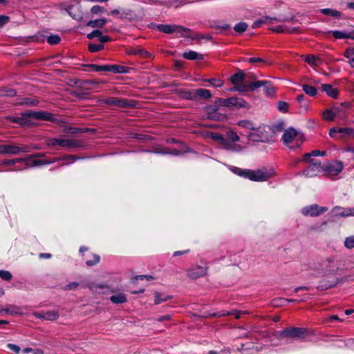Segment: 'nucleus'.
<instances>
[{"mask_svg":"<svg viewBox=\"0 0 354 354\" xmlns=\"http://www.w3.org/2000/svg\"><path fill=\"white\" fill-rule=\"evenodd\" d=\"M319 276L334 275L343 270L340 266V261L334 256L322 259L315 268Z\"/></svg>","mask_w":354,"mask_h":354,"instance_id":"f257e3e1","label":"nucleus"},{"mask_svg":"<svg viewBox=\"0 0 354 354\" xmlns=\"http://www.w3.org/2000/svg\"><path fill=\"white\" fill-rule=\"evenodd\" d=\"M309 335V330L301 327H288L277 333V337L281 340H301Z\"/></svg>","mask_w":354,"mask_h":354,"instance_id":"f03ea898","label":"nucleus"},{"mask_svg":"<svg viewBox=\"0 0 354 354\" xmlns=\"http://www.w3.org/2000/svg\"><path fill=\"white\" fill-rule=\"evenodd\" d=\"M282 140L283 143L290 149L299 147L304 140L303 135L292 127L284 131Z\"/></svg>","mask_w":354,"mask_h":354,"instance_id":"7ed1b4c3","label":"nucleus"},{"mask_svg":"<svg viewBox=\"0 0 354 354\" xmlns=\"http://www.w3.org/2000/svg\"><path fill=\"white\" fill-rule=\"evenodd\" d=\"M236 172L239 175L253 181H266L271 177V174L266 170H250L236 168Z\"/></svg>","mask_w":354,"mask_h":354,"instance_id":"20e7f679","label":"nucleus"},{"mask_svg":"<svg viewBox=\"0 0 354 354\" xmlns=\"http://www.w3.org/2000/svg\"><path fill=\"white\" fill-rule=\"evenodd\" d=\"M46 144L50 147L59 145L62 147L70 149H77L84 147V142L80 140L64 139V138H48L46 140Z\"/></svg>","mask_w":354,"mask_h":354,"instance_id":"39448f33","label":"nucleus"},{"mask_svg":"<svg viewBox=\"0 0 354 354\" xmlns=\"http://www.w3.org/2000/svg\"><path fill=\"white\" fill-rule=\"evenodd\" d=\"M215 104L230 109L246 107L248 106V103L243 99L235 97L227 99L216 98Z\"/></svg>","mask_w":354,"mask_h":354,"instance_id":"423d86ee","label":"nucleus"},{"mask_svg":"<svg viewBox=\"0 0 354 354\" xmlns=\"http://www.w3.org/2000/svg\"><path fill=\"white\" fill-rule=\"evenodd\" d=\"M252 79L254 80L252 85L253 89L257 90L259 87H263L265 95L270 97L274 95L275 93V88L270 82L267 80H256V77L253 75Z\"/></svg>","mask_w":354,"mask_h":354,"instance_id":"0eeeda50","label":"nucleus"},{"mask_svg":"<svg viewBox=\"0 0 354 354\" xmlns=\"http://www.w3.org/2000/svg\"><path fill=\"white\" fill-rule=\"evenodd\" d=\"M101 102L109 105L116 106L120 108H131L135 106V102L133 101H128L124 99L114 97L103 99Z\"/></svg>","mask_w":354,"mask_h":354,"instance_id":"6e6552de","label":"nucleus"},{"mask_svg":"<svg viewBox=\"0 0 354 354\" xmlns=\"http://www.w3.org/2000/svg\"><path fill=\"white\" fill-rule=\"evenodd\" d=\"M27 152H28V150L26 147H19L10 144L0 145V154L17 155Z\"/></svg>","mask_w":354,"mask_h":354,"instance_id":"1a4fd4ad","label":"nucleus"},{"mask_svg":"<svg viewBox=\"0 0 354 354\" xmlns=\"http://www.w3.org/2000/svg\"><path fill=\"white\" fill-rule=\"evenodd\" d=\"M207 273V266H201L195 265L187 270V275L191 279H196L199 277H204Z\"/></svg>","mask_w":354,"mask_h":354,"instance_id":"9d476101","label":"nucleus"},{"mask_svg":"<svg viewBox=\"0 0 354 354\" xmlns=\"http://www.w3.org/2000/svg\"><path fill=\"white\" fill-rule=\"evenodd\" d=\"M328 210V207H320L317 204L306 206L301 209V213L304 216H317Z\"/></svg>","mask_w":354,"mask_h":354,"instance_id":"9b49d317","label":"nucleus"},{"mask_svg":"<svg viewBox=\"0 0 354 354\" xmlns=\"http://www.w3.org/2000/svg\"><path fill=\"white\" fill-rule=\"evenodd\" d=\"M157 29L159 31L167 34L179 32L182 35H185V32L189 31L188 29L183 28V26L169 24H159L157 26Z\"/></svg>","mask_w":354,"mask_h":354,"instance_id":"f8f14e48","label":"nucleus"},{"mask_svg":"<svg viewBox=\"0 0 354 354\" xmlns=\"http://www.w3.org/2000/svg\"><path fill=\"white\" fill-rule=\"evenodd\" d=\"M144 16L145 13L142 9L138 13L131 9H122L120 18L122 19L138 20L142 19Z\"/></svg>","mask_w":354,"mask_h":354,"instance_id":"ddd939ff","label":"nucleus"},{"mask_svg":"<svg viewBox=\"0 0 354 354\" xmlns=\"http://www.w3.org/2000/svg\"><path fill=\"white\" fill-rule=\"evenodd\" d=\"M21 115L26 118H34L39 120H50L53 118L52 114L46 111H26Z\"/></svg>","mask_w":354,"mask_h":354,"instance_id":"4468645a","label":"nucleus"},{"mask_svg":"<svg viewBox=\"0 0 354 354\" xmlns=\"http://www.w3.org/2000/svg\"><path fill=\"white\" fill-rule=\"evenodd\" d=\"M78 159H80V158L76 157L75 156L68 155V156H63L59 159H55L52 161H46L44 160L35 159V160H33L31 163L27 162L26 165L37 166V165H42L53 163V162H55V161H57V160H71L72 161H75Z\"/></svg>","mask_w":354,"mask_h":354,"instance_id":"2eb2a0df","label":"nucleus"},{"mask_svg":"<svg viewBox=\"0 0 354 354\" xmlns=\"http://www.w3.org/2000/svg\"><path fill=\"white\" fill-rule=\"evenodd\" d=\"M310 165L309 167L304 171V174L308 177H313L316 176L318 172L321 171L322 166L321 163L318 162H314L313 160V162H310Z\"/></svg>","mask_w":354,"mask_h":354,"instance_id":"dca6fc26","label":"nucleus"},{"mask_svg":"<svg viewBox=\"0 0 354 354\" xmlns=\"http://www.w3.org/2000/svg\"><path fill=\"white\" fill-rule=\"evenodd\" d=\"M343 169V165L341 162L335 161L326 167L325 170L331 175H337Z\"/></svg>","mask_w":354,"mask_h":354,"instance_id":"f3484780","label":"nucleus"},{"mask_svg":"<svg viewBox=\"0 0 354 354\" xmlns=\"http://www.w3.org/2000/svg\"><path fill=\"white\" fill-rule=\"evenodd\" d=\"M66 11L73 19L77 21H81L83 19V16L80 10L79 6H68Z\"/></svg>","mask_w":354,"mask_h":354,"instance_id":"a211bd4d","label":"nucleus"},{"mask_svg":"<svg viewBox=\"0 0 354 354\" xmlns=\"http://www.w3.org/2000/svg\"><path fill=\"white\" fill-rule=\"evenodd\" d=\"M218 109V106L216 105H211L206 108V113L207 114L208 118L218 120L221 118V115L217 112Z\"/></svg>","mask_w":354,"mask_h":354,"instance_id":"6ab92c4d","label":"nucleus"},{"mask_svg":"<svg viewBox=\"0 0 354 354\" xmlns=\"http://www.w3.org/2000/svg\"><path fill=\"white\" fill-rule=\"evenodd\" d=\"M84 287L88 288L91 291L95 293H104L102 290L105 288H109V286L106 284H96L93 282H88Z\"/></svg>","mask_w":354,"mask_h":354,"instance_id":"aec40b11","label":"nucleus"},{"mask_svg":"<svg viewBox=\"0 0 354 354\" xmlns=\"http://www.w3.org/2000/svg\"><path fill=\"white\" fill-rule=\"evenodd\" d=\"M222 147L225 149L230 150L234 152H241L243 147L240 145H237L234 143V142H230L225 140Z\"/></svg>","mask_w":354,"mask_h":354,"instance_id":"412c9836","label":"nucleus"},{"mask_svg":"<svg viewBox=\"0 0 354 354\" xmlns=\"http://www.w3.org/2000/svg\"><path fill=\"white\" fill-rule=\"evenodd\" d=\"M271 30L277 33H296L298 32L297 28H288L284 26H277L271 28Z\"/></svg>","mask_w":354,"mask_h":354,"instance_id":"4be33fe9","label":"nucleus"},{"mask_svg":"<svg viewBox=\"0 0 354 354\" xmlns=\"http://www.w3.org/2000/svg\"><path fill=\"white\" fill-rule=\"evenodd\" d=\"M196 100L197 99H204L207 100L212 97V94L210 91L207 89L205 88H198L194 89Z\"/></svg>","mask_w":354,"mask_h":354,"instance_id":"5701e85b","label":"nucleus"},{"mask_svg":"<svg viewBox=\"0 0 354 354\" xmlns=\"http://www.w3.org/2000/svg\"><path fill=\"white\" fill-rule=\"evenodd\" d=\"M183 57L185 59L189 60H203L204 59V55L203 54H199L192 50L185 52Z\"/></svg>","mask_w":354,"mask_h":354,"instance_id":"b1692460","label":"nucleus"},{"mask_svg":"<svg viewBox=\"0 0 354 354\" xmlns=\"http://www.w3.org/2000/svg\"><path fill=\"white\" fill-rule=\"evenodd\" d=\"M111 301L115 304H120L127 302V297L123 292H118L110 297Z\"/></svg>","mask_w":354,"mask_h":354,"instance_id":"393cba45","label":"nucleus"},{"mask_svg":"<svg viewBox=\"0 0 354 354\" xmlns=\"http://www.w3.org/2000/svg\"><path fill=\"white\" fill-rule=\"evenodd\" d=\"M326 151H319V150H314L312 151L310 153H306L304 155L302 160L307 162H313V160L311 158V156H325Z\"/></svg>","mask_w":354,"mask_h":354,"instance_id":"a878e982","label":"nucleus"},{"mask_svg":"<svg viewBox=\"0 0 354 354\" xmlns=\"http://www.w3.org/2000/svg\"><path fill=\"white\" fill-rule=\"evenodd\" d=\"M245 74L242 71L239 70L238 73L234 74L230 77V81L233 84L236 85L238 84L242 83L245 79Z\"/></svg>","mask_w":354,"mask_h":354,"instance_id":"bb28decb","label":"nucleus"},{"mask_svg":"<svg viewBox=\"0 0 354 354\" xmlns=\"http://www.w3.org/2000/svg\"><path fill=\"white\" fill-rule=\"evenodd\" d=\"M322 88L323 91L326 92V94L331 97L335 98L337 96V90L334 88L330 84H323Z\"/></svg>","mask_w":354,"mask_h":354,"instance_id":"cd10ccee","label":"nucleus"},{"mask_svg":"<svg viewBox=\"0 0 354 354\" xmlns=\"http://www.w3.org/2000/svg\"><path fill=\"white\" fill-rule=\"evenodd\" d=\"M338 283V279H336L334 282H330L328 281H320L319 284L317 286V290L320 291H323L329 288H331L333 287H335L337 283Z\"/></svg>","mask_w":354,"mask_h":354,"instance_id":"c85d7f7f","label":"nucleus"},{"mask_svg":"<svg viewBox=\"0 0 354 354\" xmlns=\"http://www.w3.org/2000/svg\"><path fill=\"white\" fill-rule=\"evenodd\" d=\"M107 22V19L105 18H102L99 19H95L89 21L86 26L91 28H102L103 27Z\"/></svg>","mask_w":354,"mask_h":354,"instance_id":"c756f323","label":"nucleus"},{"mask_svg":"<svg viewBox=\"0 0 354 354\" xmlns=\"http://www.w3.org/2000/svg\"><path fill=\"white\" fill-rule=\"evenodd\" d=\"M273 20H277V19H275V18L274 19H272V18H270V17H268L267 16L259 18V19L256 20L253 23L252 27L253 28H257L258 27H260L263 24H266V23H268V24H272V21Z\"/></svg>","mask_w":354,"mask_h":354,"instance_id":"7c9ffc66","label":"nucleus"},{"mask_svg":"<svg viewBox=\"0 0 354 354\" xmlns=\"http://www.w3.org/2000/svg\"><path fill=\"white\" fill-rule=\"evenodd\" d=\"M252 82L248 85L243 84L241 83L235 85V86L232 88V91H236L239 92H248V91H254L255 89H253L252 87Z\"/></svg>","mask_w":354,"mask_h":354,"instance_id":"2f4dec72","label":"nucleus"},{"mask_svg":"<svg viewBox=\"0 0 354 354\" xmlns=\"http://www.w3.org/2000/svg\"><path fill=\"white\" fill-rule=\"evenodd\" d=\"M245 312L232 310L230 312H219L217 313L212 314L209 316L212 317H221L225 315H234L236 319L240 318L241 314H245Z\"/></svg>","mask_w":354,"mask_h":354,"instance_id":"473e14b6","label":"nucleus"},{"mask_svg":"<svg viewBox=\"0 0 354 354\" xmlns=\"http://www.w3.org/2000/svg\"><path fill=\"white\" fill-rule=\"evenodd\" d=\"M333 37L336 39H346L349 38L354 39V33H346L339 30H335L331 32Z\"/></svg>","mask_w":354,"mask_h":354,"instance_id":"72a5a7b5","label":"nucleus"},{"mask_svg":"<svg viewBox=\"0 0 354 354\" xmlns=\"http://www.w3.org/2000/svg\"><path fill=\"white\" fill-rule=\"evenodd\" d=\"M154 298L155 304L158 305L162 302L168 301L171 298V297L168 295H164L163 294L160 292H156L154 294Z\"/></svg>","mask_w":354,"mask_h":354,"instance_id":"f704fd0d","label":"nucleus"},{"mask_svg":"<svg viewBox=\"0 0 354 354\" xmlns=\"http://www.w3.org/2000/svg\"><path fill=\"white\" fill-rule=\"evenodd\" d=\"M45 320L55 321L59 317V311L57 310L45 312Z\"/></svg>","mask_w":354,"mask_h":354,"instance_id":"c9c22d12","label":"nucleus"},{"mask_svg":"<svg viewBox=\"0 0 354 354\" xmlns=\"http://www.w3.org/2000/svg\"><path fill=\"white\" fill-rule=\"evenodd\" d=\"M107 71H111L114 73H124L127 72L125 67L120 65H107Z\"/></svg>","mask_w":354,"mask_h":354,"instance_id":"e433bc0d","label":"nucleus"},{"mask_svg":"<svg viewBox=\"0 0 354 354\" xmlns=\"http://www.w3.org/2000/svg\"><path fill=\"white\" fill-rule=\"evenodd\" d=\"M38 101L35 99L30 97H24L21 100L20 102H17L19 105H27V106H36L38 104Z\"/></svg>","mask_w":354,"mask_h":354,"instance_id":"4c0bfd02","label":"nucleus"},{"mask_svg":"<svg viewBox=\"0 0 354 354\" xmlns=\"http://www.w3.org/2000/svg\"><path fill=\"white\" fill-rule=\"evenodd\" d=\"M340 137L342 139L348 136H354V129L349 127L341 128L339 130Z\"/></svg>","mask_w":354,"mask_h":354,"instance_id":"58836bf2","label":"nucleus"},{"mask_svg":"<svg viewBox=\"0 0 354 354\" xmlns=\"http://www.w3.org/2000/svg\"><path fill=\"white\" fill-rule=\"evenodd\" d=\"M305 61L310 65L317 66L321 64L322 61L319 58L313 55H308L306 57Z\"/></svg>","mask_w":354,"mask_h":354,"instance_id":"ea45409f","label":"nucleus"},{"mask_svg":"<svg viewBox=\"0 0 354 354\" xmlns=\"http://www.w3.org/2000/svg\"><path fill=\"white\" fill-rule=\"evenodd\" d=\"M320 12L325 15L332 16L334 17H339L341 15L340 12L330 8H324L322 9Z\"/></svg>","mask_w":354,"mask_h":354,"instance_id":"a19ab883","label":"nucleus"},{"mask_svg":"<svg viewBox=\"0 0 354 354\" xmlns=\"http://www.w3.org/2000/svg\"><path fill=\"white\" fill-rule=\"evenodd\" d=\"M15 95H16V91L13 89L6 88V87L0 88V96L1 97H3V96L12 97V96H15Z\"/></svg>","mask_w":354,"mask_h":354,"instance_id":"79ce46f5","label":"nucleus"},{"mask_svg":"<svg viewBox=\"0 0 354 354\" xmlns=\"http://www.w3.org/2000/svg\"><path fill=\"white\" fill-rule=\"evenodd\" d=\"M209 138L215 141H217L221 145V147L223 145L226 140L223 138V136L221 134L216 133H211L209 134Z\"/></svg>","mask_w":354,"mask_h":354,"instance_id":"37998d69","label":"nucleus"},{"mask_svg":"<svg viewBox=\"0 0 354 354\" xmlns=\"http://www.w3.org/2000/svg\"><path fill=\"white\" fill-rule=\"evenodd\" d=\"M303 91L310 96H315L317 94V89L312 86H309L307 84H304L302 86Z\"/></svg>","mask_w":354,"mask_h":354,"instance_id":"c03bdc74","label":"nucleus"},{"mask_svg":"<svg viewBox=\"0 0 354 354\" xmlns=\"http://www.w3.org/2000/svg\"><path fill=\"white\" fill-rule=\"evenodd\" d=\"M247 28H248V24L246 23L240 22V23L236 24L234 26V29L236 32L242 33L247 30Z\"/></svg>","mask_w":354,"mask_h":354,"instance_id":"a18cd8bd","label":"nucleus"},{"mask_svg":"<svg viewBox=\"0 0 354 354\" xmlns=\"http://www.w3.org/2000/svg\"><path fill=\"white\" fill-rule=\"evenodd\" d=\"M26 117H8V118L12 122L19 124L21 126H24L26 124Z\"/></svg>","mask_w":354,"mask_h":354,"instance_id":"49530a36","label":"nucleus"},{"mask_svg":"<svg viewBox=\"0 0 354 354\" xmlns=\"http://www.w3.org/2000/svg\"><path fill=\"white\" fill-rule=\"evenodd\" d=\"M85 82H86V80H77L75 82L77 86L84 91L91 89V88L88 86V83Z\"/></svg>","mask_w":354,"mask_h":354,"instance_id":"de8ad7c7","label":"nucleus"},{"mask_svg":"<svg viewBox=\"0 0 354 354\" xmlns=\"http://www.w3.org/2000/svg\"><path fill=\"white\" fill-rule=\"evenodd\" d=\"M86 67L91 68L94 71H107V65L99 66L96 64H87Z\"/></svg>","mask_w":354,"mask_h":354,"instance_id":"09e8293b","label":"nucleus"},{"mask_svg":"<svg viewBox=\"0 0 354 354\" xmlns=\"http://www.w3.org/2000/svg\"><path fill=\"white\" fill-rule=\"evenodd\" d=\"M226 136L231 142H238L240 140L239 136L237 133L233 131H229L227 132Z\"/></svg>","mask_w":354,"mask_h":354,"instance_id":"8fccbe9b","label":"nucleus"},{"mask_svg":"<svg viewBox=\"0 0 354 354\" xmlns=\"http://www.w3.org/2000/svg\"><path fill=\"white\" fill-rule=\"evenodd\" d=\"M344 246L348 249L354 248V236H350L345 239Z\"/></svg>","mask_w":354,"mask_h":354,"instance_id":"3c124183","label":"nucleus"},{"mask_svg":"<svg viewBox=\"0 0 354 354\" xmlns=\"http://www.w3.org/2000/svg\"><path fill=\"white\" fill-rule=\"evenodd\" d=\"M335 114L330 109H326L323 113V118L327 121H331L334 119Z\"/></svg>","mask_w":354,"mask_h":354,"instance_id":"603ef678","label":"nucleus"},{"mask_svg":"<svg viewBox=\"0 0 354 354\" xmlns=\"http://www.w3.org/2000/svg\"><path fill=\"white\" fill-rule=\"evenodd\" d=\"M61 41V38L57 35H50L47 38V41L52 45L57 44Z\"/></svg>","mask_w":354,"mask_h":354,"instance_id":"864d4df0","label":"nucleus"},{"mask_svg":"<svg viewBox=\"0 0 354 354\" xmlns=\"http://www.w3.org/2000/svg\"><path fill=\"white\" fill-rule=\"evenodd\" d=\"M287 299L277 298L272 300V304L275 307L283 306L286 304Z\"/></svg>","mask_w":354,"mask_h":354,"instance_id":"5fc2aeb1","label":"nucleus"},{"mask_svg":"<svg viewBox=\"0 0 354 354\" xmlns=\"http://www.w3.org/2000/svg\"><path fill=\"white\" fill-rule=\"evenodd\" d=\"M131 53L134 55H138L144 57H148L150 55L147 51L142 48L133 49L131 51Z\"/></svg>","mask_w":354,"mask_h":354,"instance_id":"6e6d98bb","label":"nucleus"},{"mask_svg":"<svg viewBox=\"0 0 354 354\" xmlns=\"http://www.w3.org/2000/svg\"><path fill=\"white\" fill-rule=\"evenodd\" d=\"M25 160V158H16L14 160H9L6 161H0V165H6V166H12L15 165L16 162H21Z\"/></svg>","mask_w":354,"mask_h":354,"instance_id":"4d7b16f0","label":"nucleus"},{"mask_svg":"<svg viewBox=\"0 0 354 354\" xmlns=\"http://www.w3.org/2000/svg\"><path fill=\"white\" fill-rule=\"evenodd\" d=\"M64 132L75 134V133H84V130L81 128L68 127H66L64 129Z\"/></svg>","mask_w":354,"mask_h":354,"instance_id":"13d9d810","label":"nucleus"},{"mask_svg":"<svg viewBox=\"0 0 354 354\" xmlns=\"http://www.w3.org/2000/svg\"><path fill=\"white\" fill-rule=\"evenodd\" d=\"M21 309L19 307L14 305L9 306V315H21Z\"/></svg>","mask_w":354,"mask_h":354,"instance_id":"bf43d9fd","label":"nucleus"},{"mask_svg":"<svg viewBox=\"0 0 354 354\" xmlns=\"http://www.w3.org/2000/svg\"><path fill=\"white\" fill-rule=\"evenodd\" d=\"M103 48H104L103 44L97 45V44H91L88 45V50L91 53H95V52L100 51V50H102Z\"/></svg>","mask_w":354,"mask_h":354,"instance_id":"052dcab7","label":"nucleus"},{"mask_svg":"<svg viewBox=\"0 0 354 354\" xmlns=\"http://www.w3.org/2000/svg\"><path fill=\"white\" fill-rule=\"evenodd\" d=\"M182 97L185 99L195 100L196 95L194 89L190 91L185 92L182 94Z\"/></svg>","mask_w":354,"mask_h":354,"instance_id":"680f3d73","label":"nucleus"},{"mask_svg":"<svg viewBox=\"0 0 354 354\" xmlns=\"http://www.w3.org/2000/svg\"><path fill=\"white\" fill-rule=\"evenodd\" d=\"M104 12H105L104 8L98 5L93 6L91 9V12L92 14L98 15V14L104 13Z\"/></svg>","mask_w":354,"mask_h":354,"instance_id":"e2e57ef3","label":"nucleus"},{"mask_svg":"<svg viewBox=\"0 0 354 354\" xmlns=\"http://www.w3.org/2000/svg\"><path fill=\"white\" fill-rule=\"evenodd\" d=\"M70 94L75 97H77L79 99H85L86 95H87V93L86 92H79L77 91H72L70 92Z\"/></svg>","mask_w":354,"mask_h":354,"instance_id":"0e129e2a","label":"nucleus"},{"mask_svg":"<svg viewBox=\"0 0 354 354\" xmlns=\"http://www.w3.org/2000/svg\"><path fill=\"white\" fill-rule=\"evenodd\" d=\"M277 107L280 111L286 113L288 111V104L283 101H279Z\"/></svg>","mask_w":354,"mask_h":354,"instance_id":"69168bd1","label":"nucleus"},{"mask_svg":"<svg viewBox=\"0 0 354 354\" xmlns=\"http://www.w3.org/2000/svg\"><path fill=\"white\" fill-rule=\"evenodd\" d=\"M100 257L99 255L97 254H94L93 255V259H91V260H88L86 263L88 266H93L95 264H97V263H99L100 261Z\"/></svg>","mask_w":354,"mask_h":354,"instance_id":"338daca9","label":"nucleus"},{"mask_svg":"<svg viewBox=\"0 0 354 354\" xmlns=\"http://www.w3.org/2000/svg\"><path fill=\"white\" fill-rule=\"evenodd\" d=\"M333 212L335 215H339V216H349L348 210H347L346 212H343V211H342V209L340 207H335L333 209Z\"/></svg>","mask_w":354,"mask_h":354,"instance_id":"774afa93","label":"nucleus"}]
</instances>
